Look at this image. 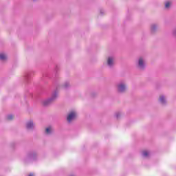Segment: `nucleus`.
Instances as JSON below:
<instances>
[{
    "mask_svg": "<svg viewBox=\"0 0 176 176\" xmlns=\"http://www.w3.org/2000/svg\"><path fill=\"white\" fill-rule=\"evenodd\" d=\"M45 133L46 134H50L52 133V128L51 127H48L45 129Z\"/></svg>",
    "mask_w": 176,
    "mask_h": 176,
    "instance_id": "nucleus-15",
    "label": "nucleus"
},
{
    "mask_svg": "<svg viewBox=\"0 0 176 176\" xmlns=\"http://www.w3.org/2000/svg\"><path fill=\"white\" fill-rule=\"evenodd\" d=\"M138 67L140 69H144V68H145V63H144V59H142V58H139Z\"/></svg>",
    "mask_w": 176,
    "mask_h": 176,
    "instance_id": "nucleus-5",
    "label": "nucleus"
},
{
    "mask_svg": "<svg viewBox=\"0 0 176 176\" xmlns=\"http://www.w3.org/2000/svg\"><path fill=\"white\" fill-rule=\"evenodd\" d=\"M58 96V91L56 89L55 91H53L50 98L43 100V104L44 105V107H47L48 105H50V104H52L53 101H56Z\"/></svg>",
    "mask_w": 176,
    "mask_h": 176,
    "instance_id": "nucleus-1",
    "label": "nucleus"
},
{
    "mask_svg": "<svg viewBox=\"0 0 176 176\" xmlns=\"http://www.w3.org/2000/svg\"><path fill=\"white\" fill-rule=\"evenodd\" d=\"M35 125L34 124V122L32 120L28 121L26 124V127L28 130H32Z\"/></svg>",
    "mask_w": 176,
    "mask_h": 176,
    "instance_id": "nucleus-6",
    "label": "nucleus"
},
{
    "mask_svg": "<svg viewBox=\"0 0 176 176\" xmlns=\"http://www.w3.org/2000/svg\"><path fill=\"white\" fill-rule=\"evenodd\" d=\"M31 72H26L23 76V79L25 82H28L30 80V78H31Z\"/></svg>",
    "mask_w": 176,
    "mask_h": 176,
    "instance_id": "nucleus-7",
    "label": "nucleus"
},
{
    "mask_svg": "<svg viewBox=\"0 0 176 176\" xmlns=\"http://www.w3.org/2000/svg\"><path fill=\"white\" fill-rule=\"evenodd\" d=\"M28 176H35V174H34V173H30V174L28 175Z\"/></svg>",
    "mask_w": 176,
    "mask_h": 176,
    "instance_id": "nucleus-18",
    "label": "nucleus"
},
{
    "mask_svg": "<svg viewBox=\"0 0 176 176\" xmlns=\"http://www.w3.org/2000/svg\"><path fill=\"white\" fill-rule=\"evenodd\" d=\"M71 176H74V175H71Z\"/></svg>",
    "mask_w": 176,
    "mask_h": 176,
    "instance_id": "nucleus-19",
    "label": "nucleus"
},
{
    "mask_svg": "<svg viewBox=\"0 0 176 176\" xmlns=\"http://www.w3.org/2000/svg\"><path fill=\"white\" fill-rule=\"evenodd\" d=\"M126 89H127V86H126V84L124 82H120L118 85V90L120 93H123L126 91Z\"/></svg>",
    "mask_w": 176,
    "mask_h": 176,
    "instance_id": "nucleus-2",
    "label": "nucleus"
},
{
    "mask_svg": "<svg viewBox=\"0 0 176 176\" xmlns=\"http://www.w3.org/2000/svg\"><path fill=\"white\" fill-rule=\"evenodd\" d=\"M6 119H7V120H12V119H13V115L10 114V115L7 116Z\"/></svg>",
    "mask_w": 176,
    "mask_h": 176,
    "instance_id": "nucleus-16",
    "label": "nucleus"
},
{
    "mask_svg": "<svg viewBox=\"0 0 176 176\" xmlns=\"http://www.w3.org/2000/svg\"><path fill=\"white\" fill-rule=\"evenodd\" d=\"M27 159L30 161L35 160V159H36V153H35V151L28 153Z\"/></svg>",
    "mask_w": 176,
    "mask_h": 176,
    "instance_id": "nucleus-3",
    "label": "nucleus"
},
{
    "mask_svg": "<svg viewBox=\"0 0 176 176\" xmlns=\"http://www.w3.org/2000/svg\"><path fill=\"white\" fill-rule=\"evenodd\" d=\"M170 6H171V3L170 1H167L165 3V8L166 9H168V8H170Z\"/></svg>",
    "mask_w": 176,
    "mask_h": 176,
    "instance_id": "nucleus-14",
    "label": "nucleus"
},
{
    "mask_svg": "<svg viewBox=\"0 0 176 176\" xmlns=\"http://www.w3.org/2000/svg\"><path fill=\"white\" fill-rule=\"evenodd\" d=\"M63 89H68L69 87V82L67 81L63 85Z\"/></svg>",
    "mask_w": 176,
    "mask_h": 176,
    "instance_id": "nucleus-13",
    "label": "nucleus"
},
{
    "mask_svg": "<svg viewBox=\"0 0 176 176\" xmlns=\"http://www.w3.org/2000/svg\"><path fill=\"white\" fill-rule=\"evenodd\" d=\"M160 102H161V104H166V98L164 97V96H161L160 97Z\"/></svg>",
    "mask_w": 176,
    "mask_h": 176,
    "instance_id": "nucleus-9",
    "label": "nucleus"
},
{
    "mask_svg": "<svg viewBox=\"0 0 176 176\" xmlns=\"http://www.w3.org/2000/svg\"><path fill=\"white\" fill-rule=\"evenodd\" d=\"M151 32H155L156 30H157V25L156 24L151 25Z\"/></svg>",
    "mask_w": 176,
    "mask_h": 176,
    "instance_id": "nucleus-11",
    "label": "nucleus"
},
{
    "mask_svg": "<svg viewBox=\"0 0 176 176\" xmlns=\"http://www.w3.org/2000/svg\"><path fill=\"white\" fill-rule=\"evenodd\" d=\"M143 157H149V153L148 151H144L142 153Z\"/></svg>",
    "mask_w": 176,
    "mask_h": 176,
    "instance_id": "nucleus-12",
    "label": "nucleus"
},
{
    "mask_svg": "<svg viewBox=\"0 0 176 176\" xmlns=\"http://www.w3.org/2000/svg\"><path fill=\"white\" fill-rule=\"evenodd\" d=\"M6 58H8V57L6 56V54H5V53L0 54V60L3 61V60H6Z\"/></svg>",
    "mask_w": 176,
    "mask_h": 176,
    "instance_id": "nucleus-10",
    "label": "nucleus"
},
{
    "mask_svg": "<svg viewBox=\"0 0 176 176\" xmlns=\"http://www.w3.org/2000/svg\"><path fill=\"white\" fill-rule=\"evenodd\" d=\"M76 118V112L72 111L67 116V122H72Z\"/></svg>",
    "mask_w": 176,
    "mask_h": 176,
    "instance_id": "nucleus-4",
    "label": "nucleus"
},
{
    "mask_svg": "<svg viewBox=\"0 0 176 176\" xmlns=\"http://www.w3.org/2000/svg\"><path fill=\"white\" fill-rule=\"evenodd\" d=\"M116 118H117V119H119L120 118V113H116Z\"/></svg>",
    "mask_w": 176,
    "mask_h": 176,
    "instance_id": "nucleus-17",
    "label": "nucleus"
},
{
    "mask_svg": "<svg viewBox=\"0 0 176 176\" xmlns=\"http://www.w3.org/2000/svg\"><path fill=\"white\" fill-rule=\"evenodd\" d=\"M113 61H114L113 57L112 56L109 57L107 60V65L109 67H112L113 65Z\"/></svg>",
    "mask_w": 176,
    "mask_h": 176,
    "instance_id": "nucleus-8",
    "label": "nucleus"
}]
</instances>
